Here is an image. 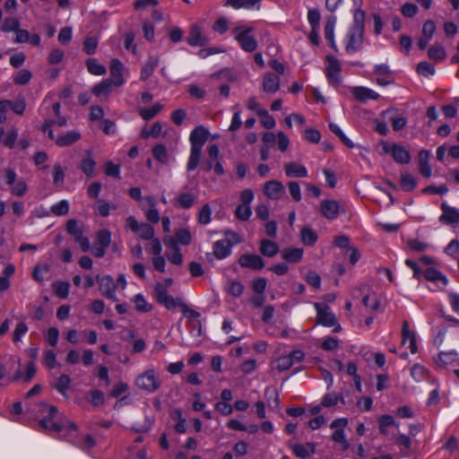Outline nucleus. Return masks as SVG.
I'll use <instances>...</instances> for the list:
<instances>
[{"label": "nucleus", "mask_w": 459, "mask_h": 459, "mask_svg": "<svg viewBox=\"0 0 459 459\" xmlns=\"http://www.w3.org/2000/svg\"><path fill=\"white\" fill-rule=\"evenodd\" d=\"M42 408L48 410V414L39 420V426L49 434H60L62 432L72 433L77 430L75 423L67 419L57 420L58 409L56 406L41 404Z\"/></svg>", "instance_id": "nucleus-1"}, {"label": "nucleus", "mask_w": 459, "mask_h": 459, "mask_svg": "<svg viewBox=\"0 0 459 459\" xmlns=\"http://www.w3.org/2000/svg\"><path fill=\"white\" fill-rule=\"evenodd\" d=\"M208 136L209 131L204 126H197L192 130L189 135L191 149L186 165L187 171H193L198 167L202 156L203 146L208 140Z\"/></svg>", "instance_id": "nucleus-2"}, {"label": "nucleus", "mask_w": 459, "mask_h": 459, "mask_svg": "<svg viewBox=\"0 0 459 459\" xmlns=\"http://www.w3.org/2000/svg\"><path fill=\"white\" fill-rule=\"evenodd\" d=\"M135 385L147 393L156 392L161 385L159 375L154 368H150L139 375L135 379Z\"/></svg>", "instance_id": "nucleus-3"}, {"label": "nucleus", "mask_w": 459, "mask_h": 459, "mask_svg": "<svg viewBox=\"0 0 459 459\" xmlns=\"http://www.w3.org/2000/svg\"><path fill=\"white\" fill-rule=\"evenodd\" d=\"M154 294L158 303L164 306L167 309L181 307L183 301L180 299H175L169 294L166 287L158 282L154 287Z\"/></svg>", "instance_id": "nucleus-4"}, {"label": "nucleus", "mask_w": 459, "mask_h": 459, "mask_svg": "<svg viewBox=\"0 0 459 459\" xmlns=\"http://www.w3.org/2000/svg\"><path fill=\"white\" fill-rule=\"evenodd\" d=\"M253 31L252 27L246 28L241 30L240 28L234 30V38L239 43L240 48L246 52H253L257 48V42L255 39L250 35Z\"/></svg>", "instance_id": "nucleus-5"}, {"label": "nucleus", "mask_w": 459, "mask_h": 459, "mask_svg": "<svg viewBox=\"0 0 459 459\" xmlns=\"http://www.w3.org/2000/svg\"><path fill=\"white\" fill-rule=\"evenodd\" d=\"M314 307L316 310V323L318 325L332 327L336 325L337 317L332 312L330 307L324 303H315Z\"/></svg>", "instance_id": "nucleus-6"}, {"label": "nucleus", "mask_w": 459, "mask_h": 459, "mask_svg": "<svg viewBox=\"0 0 459 459\" xmlns=\"http://www.w3.org/2000/svg\"><path fill=\"white\" fill-rule=\"evenodd\" d=\"M96 278L101 295L113 302L117 301L118 299L116 295L117 284L114 279L110 275H97Z\"/></svg>", "instance_id": "nucleus-7"}, {"label": "nucleus", "mask_w": 459, "mask_h": 459, "mask_svg": "<svg viewBox=\"0 0 459 459\" xmlns=\"http://www.w3.org/2000/svg\"><path fill=\"white\" fill-rule=\"evenodd\" d=\"M328 65L325 68V75L330 84L338 87L341 84V70L340 62L333 56H327Z\"/></svg>", "instance_id": "nucleus-8"}, {"label": "nucleus", "mask_w": 459, "mask_h": 459, "mask_svg": "<svg viewBox=\"0 0 459 459\" xmlns=\"http://www.w3.org/2000/svg\"><path fill=\"white\" fill-rule=\"evenodd\" d=\"M364 30L350 29L347 34L345 50L348 53H354L361 49L363 44Z\"/></svg>", "instance_id": "nucleus-9"}, {"label": "nucleus", "mask_w": 459, "mask_h": 459, "mask_svg": "<svg viewBox=\"0 0 459 459\" xmlns=\"http://www.w3.org/2000/svg\"><path fill=\"white\" fill-rule=\"evenodd\" d=\"M51 108L56 118L46 117L40 127L42 132H47V130L53 126H65L67 124L66 118L60 114L61 104L59 102H54L51 104Z\"/></svg>", "instance_id": "nucleus-10"}, {"label": "nucleus", "mask_w": 459, "mask_h": 459, "mask_svg": "<svg viewBox=\"0 0 459 459\" xmlns=\"http://www.w3.org/2000/svg\"><path fill=\"white\" fill-rule=\"evenodd\" d=\"M238 264L241 267L254 271H261L264 267V259L255 254L241 255L238 258Z\"/></svg>", "instance_id": "nucleus-11"}, {"label": "nucleus", "mask_w": 459, "mask_h": 459, "mask_svg": "<svg viewBox=\"0 0 459 459\" xmlns=\"http://www.w3.org/2000/svg\"><path fill=\"white\" fill-rule=\"evenodd\" d=\"M440 208L442 210V214L439 217L441 223L447 225L459 223V209L451 207L446 203L441 204Z\"/></svg>", "instance_id": "nucleus-12"}, {"label": "nucleus", "mask_w": 459, "mask_h": 459, "mask_svg": "<svg viewBox=\"0 0 459 459\" xmlns=\"http://www.w3.org/2000/svg\"><path fill=\"white\" fill-rule=\"evenodd\" d=\"M186 42L192 47H204L208 44L209 39L203 34L202 28L199 25H193L190 28Z\"/></svg>", "instance_id": "nucleus-13"}, {"label": "nucleus", "mask_w": 459, "mask_h": 459, "mask_svg": "<svg viewBox=\"0 0 459 459\" xmlns=\"http://www.w3.org/2000/svg\"><path fill=\"white\" fill-rule=\"evenodd\" d=\"M340 204L335 200H323L320 204V212L328 220H335L340 213Z\"/></svg>", "instance_id": "nucleus-14"}, {"label": "nucleus", "mask_w": 459, "mask_h": 459, "mask_svg": "<svg viewBox=\"0 0 459 459\" xmlns=\"http://www.w3.org/2000/svg\"><path fill=\"white\" fill-rule=\"evenodd\" d=\"M289 446L291 448L292 453L299 458L307 459L315 454L316 446L313 443L307 442L306 444H292L289 442Z\"/></svg>", "instance_id": "nucleus-15"}, {"label": "nucleus", "mask_w": 459, "mask_h": 459, "mask_svg": "<svg viewBox=\"0 0 459 459\" xmlns=\"http://www.w3.org/2000/svg\"><path fill=\"white\" fill-rule=\"evenodd\" d=\"M283 190V185L277 180H269L264 186V195L272 200L280 199Z\"/></svg>", "instance_id": "nucleus-16"}, {"label": "nucleus", "mask_w": 459, "mask_h": 459, "mask_svg": "<svg viewBox=\"0 0 459 459\" xmlns=\"http://www.w3.org/2000/svg\"><path fill=\"white\" fill-rule=\"evenodd\" d=\"M392 157L399 164H409L411 159L410 151L397 143L392 145Z\"/></svg>", "instance_id": "nucleus-17"}, {"label": "nucleus", "mask_w": 459, "mask_h": 459, "mask_svg": "<svg viewBox=\"0 0 459 459\" xmlns=\"http://www.w3.org/2000/svg\"><path fill=\"white\" fill-rule=\"evenodd\" d=\"M109 80L115 86H121L124 83L123 78V65L118 59H112L110 65V78Z\"/></svg>", "instance_id": "nucleus-18"}, {"label": "nucleus", "mask_w": 459, "mask_h": 459, "mask_svg": "<svg viewBox=\"0 0 459 459\" xmlns=\"http://www.w3.org/2000/svg\"><path fill=\"white\" fill-rule=\"evenodd\" d=\"M351 94L357 100L360 102H366L368 100H377L379 98L378 93L363 86L352 88Z\"/></svg>", "instance_id": "nucleus-19"}, {"label": "nucleus", "mask_w": 459, "mask_h": 459, "mask_svg": "<svg viewBox=\"0 0 459 459\" xmlns=\"http://www.w3.org/2000/svg\"><path fill=\"white\" fill-rule=\"evenodd\" d=\"M262 87L266 93H275L280 89V78L273 73H266L263 79Z\"/></svg>", "instance_id": "nucleus-20"}, {"label": "nucleus", "mask_w": 459, "mask_h": 459, "mask_svg": "<svg viewBox=\"0 0 459 459\" xmlns=\"http://www.w3.org/2000/svg\"><path fill=\"white\" fill-rule=\"evenodd\" d=\"M284 171L289 178H306L307 177V169L305 166L291 161L284 165Z\"/></svg>", "instance_id": "nucleus-21"}, {"label": "nucleus", "mask_w": 459, "mask_h": 459, "mask_svg": "<svg viewBox=\"0 0 459 459\" xmlns=\"http://www.w3.org/2000/svg\"><path fill=\"white\" fill-rule=\"evenodd\" d=\"M430 152L427 150H421L419 152V170L424 178H430L432 169L429 165Z\"/></svg>", "instance_id": "nucleus-22"}, {"label": "nucleus", "mask_w": 459, "mask_h": 459, "mask_svg": "<svg viewBox=\"0 0 459 459\" xmlns=\"http://www.w3.org/2000/svg\"><path fill=\"white\" fill-rule=\"evenodd\" d=\"M196 200L195 195L191 193H180L175 199L173 205L177 208L188 210L193 207Z\"/></svg>", "instance_id": "nucleus-23"}, {"label": "nucleus", "mask_w": 459, "mask_h": 459, "mask_svg": "<svg viewBox=\"0 0 459 459\" xmlns=\"http://www.w3.org/2000/svg\"><path fill=\"white\" fill-rule=\"evenodd\" d=\"M82 135L78 131L72 130L56 139V143L59 147L70 146L81 139Z\"/></svg>", "instance_id": "nucleus-24"}, {"label": "nucleus", "mask_w": 459, "mask_h": 459, "mask_svg": "<svg viewBox=\"0 0 459 459\" xmlns=\"http://www.w3.org/2000/svg\"><path fill=\"white\" fill-rule=\"evenodd\" d=\"M336 23V17L332 15L330 16L325 26V38L328 41L331 48L334 51H337V47L334 41V27Z\"/></svg>", "instance_id": "nucleus-25"}, {"label": "nucleus", "mask_w": 459, "mask_h": 459, "mask_svg": "<svg viewBox=\"0 0 459 459\" xmlns=\"http://www.w3.org/2000/svg\"><path fill=\"white\" fill-rule=\"evenodd\" d=\"M304 250L303 248L292 247V248H284L281 251V257L287 262L290 264H297L301 261L303 257Z\"/></svg>", "instance_id": "nucleus-26"}, {"label": "nucleus", "mask_w": 459, "mask_h": 459, "mask_svg": "<svg viewBox=\"0 0 459 459\" xmlns=\"http://www.w3.org/2000/svg\"><path fill=\"white\" fill-rule=\"evenodd\" d=\"M159 65V59L156 56H150L141 69V81H147L154 73L155 68Z\"/></svg>", "instance_id": "nucleus-27"}, {"label": "nucleus", "mask_w": 459, "mask_h": 459, "mask_svg": "<svg viewBox=\"0 0 459 459\" xmlns=\"http://www.w3.org/2000/svg\"><path fill=\"white\" fill-rule=\"evenodd\" d=\"M71 383L72 380L70 377L65 374H63L56 378L54 384H52V387L56 389L63 396L67 397V391L71 387Z\"/></svg>", "instance_id": "nucleus-28"}, {"label": "nucleus", "mask_w": 459, "mask_h": 459, "mask_svg": "<svg viewBox=\"0 0 459 459\" xmlns=\"http://www.w3.org/2000/svg\"><path fill=\"white\" fill-rule=\"evenodd\" d=\"M279 249V245L273 240L262 239L260 241L259 250L264 256L273 257L278 254Z\"/></svg>", "instance_id": "nucleus-29"}, {"label": "nucleus", "mask_w": 459, "mask_h": 459, "mask_svg": "<svg viewBox=\"0 0 459 459\" xmlns=\"http://www.w3.org/2000/svg\"><path fill=\"white\" fill-rule=\"evenodd\" d=\"M192 242V234L187 229H179L175 232V239H170V245L178 247V244L188 246Z\"/></svg>", "instance_id": "nucleus-30"}, {"label": "nucleus", "mask_w": 459, "mask_h": 459, "mask_svg": "<svg viewBox=\"0 0 459 459\" xmlns=\"http://www.w3.org/2000/svg\"><path fill=\"white\" fill-rule=\"evenodd\" d=\"M231 253V247L225 239L217 240L213 244V254L218 259L228 257Z\"/></svg>", "instance_id": "nucleus-31"}, {"label": "nucleus", "mask_w": 459, "mask_h": 459, "mask_svg": "<svg viewBox=\"0 0 459 459\" xmlns=\"http://www.w3.org/2000/svg\"><path fill=\"white\" fill-rule=\"evenodd\" d=\"M423 275L427 281L433 282H441L444 286H446L448 283V280L445 274H443L440 271L429 267L423 273Z\"/></svg>", "instance_id": "nucleus-32"}, {"label": "nucleus", "mask_w": 459, "mask_h": 459, "mask_svg": "<svg viewBox=\"0 0 459 459\" xmlns=\"http://www.w3.org/2000/svg\"><path fill=\"white\" fill-rule=\"evenodd\" d=\"M87 153L89 155L82 160L80 169L88 178H91L95 175L96 161L91 157V152H87Z\"/></svg>", "instance_id": "nucleus-33"}, {"label": "nucleus", "mask_w": 459, "mask_h": 459, "mask_svg": "<svg viewBox=\"0 0 459 459\" xmlns=\"http://www.w3.org/2000/svg\"><path fill=\"white\" fill-rule=\"evenodd\" d=\"M301 241L305 246L313 247L317 239L318 236L315 230L309 227H304L300 230Z\"/></svg>", "instance_id": "nucleus-34"}, {"label": "nucleus", "mask_w": 459, "mask_h": 459, "mask_svg": "<svg viewBox=\"0 0 459 459\" xmlns=\"http://www.w3.org/2000/svg\"><path fill=\"white\" fill-rule=\"evenodd\" d=\"M152 156L161 164H167L169 162V155L167 148L164 144L160 143L153 146Z\"/></svg>", "instance_id": "nucleus-35"}, {"label": "nucleus", "mask_w": 459, "mask_h": 459, "mask_svg": "<svg viewBox=\"0 0 459 459\" xmlns=\"http://www.w3.org/2000/svg\"><path fill=\"white\" fill-rule=\"evenodd\" d=\"M90 74L94 75H103L106 74V67L100 64L95 58H88L85 62Z\"/></svg>", "instance_id": "nucleus-36"}, {"label": "nucleus", "mask_w": 459, "mask_h": 459, "mask_svg": "<svg viewBox=\"0 0 459 459\" xmlns=\"http://www.w3.org/2000/svg\"><path fill=\"white\" fill-rule=\"evenodd\" d=\"M113 85L109 79L103 80L92 88V93L96 96L108 95L111 92Z\"/></svg>", "instance_id": "nucleus-37"}, {"label": "nucleus", "mask_w": 459, "mask_h": 459, "mask_svg": "<svg viewBox=\"0 0 459 459\" xmlns=\"http://www.w3.org/2000/svg\"><path fill=\"white\" fill-rule=\"evenodd\" d=\"M145 200L150 204V208L146 212V218L152 223H158L160 221V214L155 207V200L152 196H146Z\"/></svg>", "instance_id": "nucleus-38"}, {"label": "nucleus", "mask_w": 459, "mask_h": 459, "mask_svg": "<svg viewBox=\"0 0 459 459\" xmlns=\"http://www.w3.org/2000/svg\"><path fill=\"white\" fill-rule=\"evenodd\" d=\"M378 422H379V432H380V434L385 435V436L387 435V433H388V431H387L388 427L398 426L395 422L394 418L389 414L381 415L378 418Z\"/></svg>", "instance_id": "nucleus-39"}, {"label": "nucleus", "mask_w": 459, "mask_h": 459, "mask_svg": "<svg viewBox=\"0 0 459 459\" xmlns=\"http://www.w3.org/2000/svg\"><path fill=\"white\" fill-rule=\"evenodd\" d=\"M264 396L267 401V404L271 409H279L280 407V397L277 391L273 388H266Z\"/></svg>", "instance_id": "nucleus-40"}, {"label": "nucleus", "mask_w": 459, "mask_h": 459, "mask_svg": "<svg viewBox=\"0 0 459 459\" xmlns=\"http://www.w3.org/2000/svg\"><path fill=\"white\" fill-rule=\"evenodd\" d=\"M401 186L403 191L411 192L417 186V180L412 175H411L409 173L402 174L401 175Z\"/></svg>", "instance_id": "nucleus-41"}, {"label": "nucleus", "mask_w": 459, "mask_h": 459, "mask_svg": "<svg viewBox=\"0 0 459 459\" xmlns=\"http://www.w3.org/2000/svg\"><path fill=\"white\" fill-rule=\"evenodd\" d=\"M162 108L161 104L156 103L150 108H141L139 114L143 120L149 121L157 116Z\"/></svg>", "instance_id": "nucleus-42"}, {"label": "nucleus", "mask_w": 459, "mask_h": 459, "mask_svg": "<svg viewBox=\"0 0 459 459\" xmlns=\"http://www.w3.org/2000/svg\"><path fill=\"white\" fill-rule=\"evenodd\" d=\"M365 16L366 13L363 10L360 8L356 9L353 13V22L350 29L364 30Z\"/></svg>", "instance_id": "nucleus-43"}, {"label": "nucleus", "mask_w": 459, "mask_h": 459, "mask_svg": "<svg viewBox=\"0 0 459 459\" xmlns=\"http://www.w3.org/2000/svg\"><path fill=\"white\" fill-rule=\"evenodd\" d=\"M32 78V74L27 69L19 70L13 77V82L17 85H26Z\"/></svg>", "instance_id": "nucleus-44"}, {"label": "nucleus", "mask_w": 459, "mask_h": 459, "mask_svg": "<svg viewBox=\"0 0 459 459\" xmlns=\"http://www.w3.org/2000/svg\"><path fill=\"white\" fill-rule=\"evenodd\" d=\"M66 230L75 240L83 235L82 228L80 227L77 221L74 219L68 220L66 222Z\"/></svg>", "instance_id": "nucleus-45"}, {"label": "nucleus", "mask_w": 459, "mask_h": 459, "mask_svg": "<svg viewBox=\"0 0 459 459\" xmlns=\"http://www.w3.org/2000/svg\"><path fill=\"white\" fill-rule=\"evenodd\" d=\"M198 223L207 225L212 221V209L209 204H205L198 212Z\"/></svg>", "instance_id": "nucleus-46"}, {"label": "nucleus", "mask_w": 459, "mask_h": 459, "mask_svg": "<svg viewBox=\"0 0 459 459\" xmlns=\"http://www.w3.org/2000/svg\"><path fill=\"white\" fill-rule=\"evenodd\" d=\"M53 290L57 297L66 299L69 294L70 284L67 281L54 282Z\"/></svg>", "instance_id": "nucleus-47"}, {"label": "nucleus", "mask_w": 459, "mask_h": 459, "mask_svg": "<svg viewBox=\"0 0 459 459\" xmlns=\"http://www.w3.org/2000/svg\"><path fill=\"white\" fill-rule=\"evenodd\" d=\"M51 212L56 216H64L69 212V203L66 200H62L50 208Z\"/></svg>", "instance_id": "nucleus-48"}, {"label": "nucleus", "mask_w": 459, "mask_h": 459, "mask_svg": "<svg viewBox=\"0 0 459 459\" xmlns=\"http://www.w3.org/2000/svg\"><path fill=\"white\" fill-rule=\"evenodd\" d=\"M257 115L261 117V124L264 128L272 129L275 126L276 123L274 118L266 109L257 110Z\"/></svg>", "instance_id": "nucleus-49"}, {"label": "nucleus", "mask_w": 459, "mask_h": 459, "mask_svg": "<svg viewBox=\"0 0 459 459\" xmlns=\"http://www.w3.org/2000/svg\"><path fill=\"white\" fill-rule=\"evenodd\" d=\"M429 57L436 61H442L446 58L445 48L441 46H431L428 51Z\"/></svg>", "instance_id": "nucleus-50"}, {"label": "nucleus", "mask_w": 459, "mask_h": 459, "mask_svg": "<svg viewBox=\"0 0 459 459\" xmlns=\"http://www.w3.org/2000/svg\"><path fill=\"white\" fill-rule=\"evenodd\" d=\"M251 214H252V211H251L250 205L239 204L237 206V208L235 210L236 217L242 221H248Z\"/></svg>", "instance_id": "nucleus-51"}, {"label": "nucleus", "mask_w": 459, "mask_h": 459, "mask_svg": "<svg viewBox=\"0 0 459 459\" xmlns=\"http://www.w3.org/2000/svg\"><path fill=\"white\" fill-rule=\"evenodd\" d=\"M457 359V353L455 351L440 352L438 354V361L442 366H448L454 364Z\"/></svg>", "instance_id": "nucleus-52"}, {"label": "nucleus", "mask_w": 459, "mask_h": 459, "mask_svg": "<svg viewBox=\"0 0 459 459\" xmlns=\"http://www.w3.org/2000/svg\"><path fill=\"white\" fill-rule=\"evenodd\" d=\"M136 233L141 238L150 240L154 237V229L150 224L142 223Z\"/></svg>", "instance_id": "nucleus-53"}, {"label": "nucleus", "mask_w": 459, "mask_h": 459, "mask_svg": "<svg viewBox=\"0 0 459 459\" xmlns=\"http://www.w3.org/2000/svg\"><path fill=\"white\" fill-rule=\"evenodd\" d=\"M111 242V233L108 230H100L97 233V245L108 248Z\"/></svg>", "instance_id": "nucleus-54"}, {"label": "nucleus", "mask_w": 459, "mask_h": 459, "mask_svg": "<svg viewBox=\"0 0 459 459\" xmlns=\"http://www.w3.org/2000/svg\"><path fill=\"white\" fill-rule=\"evenodd\" d=\"M417 72L420 74H421L425 77H428L429 75H433L436 72V69L432 64H430L427 61H423V62H420L418 64Z\"/></svg>", "instance_id": "nucleus-55"}, {"label": "nucleus", "mask_w": 459, "mask_h": 459, "mask_svg": "<svg viewBox=\"0 0 459 459\" xmlns=\"http://www.w3.org/2000/svg\"><path fill=\"white\" fill-rule=\"evenodd\" d=\"M98 39L95 37H89L83 41V51L87 55H93L98 48Z\"/></svg>", "instance_id": "nucleus-56"}, {"label": "nucleus", "mask_w": 459, "mask_h": 459, "mask_svg": "<svg viewBox=\"0 0 459 459\" xmlns=\"http://www.w3.org/2000/svg\"><path fill=\"white\" fill-rule=\"evenodd\" d=\"M321 15L317 9H309L307 12V21L311 29H318Z\"/></svg>", "instance_id": "nucleus-57"}, {"label": "nucleus", "mask_w": 459, "mask_h": 459, "mask_svg": "<svg viewBox=\"0 0 459 459\" xmlns=\"http://www.w3.org/2000/svg\"><path fill=\"white\" fill-rule=\"evenodd\" d=\"M20 29V22L17 18H6L2 25L4 32L17 31Z\"/></svg>", "instance_id": "nucleus-58"}, {"label": "nucleus", "mask_w": 459, "mask_h": 459, "mask_svg": "<svg viewBox=\"0 0 459 459\" xmlns=\"http://www.w3.org/2000/svg\"><path fill=\"white\" fill-rule=\"evenodd\" d=\"M134 301L136 310L140 312H148L152 309V306L146 301L142 294L135 295Z\"/></svg>", "instance_id": "nucleus-59"}, {"label": "nucleus", "mask_w": 459, "mask_h": 459, "mask_svg": "<svg viewBox=\"0 0 459 459\" xmlns=\"http://www.w3.org/2000/svg\"><path fill=\"white\" fill-rule=\"evenodd\" d=\"M10 108L17 114V115H23L25 109H26V101L24 97L18 98L15 101L10 100Z\"/></svg>", "instance_id": "nucleus-60"}, {"label": "nucleus", "mask_w": 459, "mask_h": 459, "mask_svg": "<svg viewBox=\"0 0 459 459\" xmlns=\"http://www.w3.org/2000/svg\"><path fill=\"white\" fill-rule=\"evenodd\" d=\"M448 192V188L446 185H441L438 186H428L422 189V193L426 195H443Z\"/></svg>", "instance_id": "nucleus-61"}, {"label": "nucleus", "mask_w": 459, "mask_h": 459, "mask_svg": "<svg viewBox=\"0 0 459 459\" xmlns=\"http://www.w3.org/2000/svg\"><path fill=\"white\" fill-rule=\"evenodd\" d=\"M228 292L234 297H239L244 292V285L238 281H231L228 287Z\"/></svg>", "instance_id": "nucleus-62"}, {"label": "nucleus", "mask_w": 459, "mask_h": 459, "mask_svg": "<svg viewBox=\"0 0 459 459\" xmlns=\"http://www.w3.org/2000/svg\"><path fill=\"white\" fill-rule=\"evenodd\" d=\"M59 338V331L56 327H50L48 329L46 333V341L51 346H56Z\"/></svg>", "instance_id": "nucleus-63"}, {"label": "nucleus", "mask_w": 459, "mask_h": 459, "mask_svg": "<svg viewBox=\"0 0 459 459\" xmlns=\"http://www.w3.org/2000/svg\"><path fill=\"white\" fill-rule=\"evenodd\" d=\"M292 366H293V364L291 362V359L288 355H286V356L280 357L276 360L275 367L279 371H285V370L290 369Z\"/></svg>", "instance_id": "nucleus-64"}]
</instances>
